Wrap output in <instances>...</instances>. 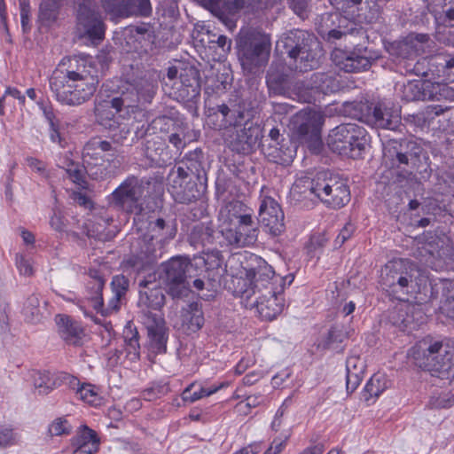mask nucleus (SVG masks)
I'll return each instance as SVG.
<instances>
[{
	"label": "nucleus",
	"instance_id": "obj_1",
	"mask_svg": "<svg viewBox=\"0 0 454 454\" xmlns=\"http://www.w3.org/2000/svg\"><path fill=\"white\" fill-rule=\"evenodd\" d=\"M245 277L233 280L235 294L250 300L262 320L271 321L281 314L285 306L283 292L294 281V275H276L273 268L262 257L251 254Z\"/></svg>",
	"mask_w": 454,
	"mask_h": 454
},
{
	"label": "nucleus",
	"instance_id": "obj_2",
	"mask_svg": "<svg viewBox=\"0 0 454 454\" xmlns=\"http://www.w3.org/2000/svg\"><path fill=\"white\" fill-rule=\"evenodd\" d=\"M51 91L61 105L78 106L88 102L97 91L99 71L89 58L63 59L49 80Z\"/></svg>",
	"mask_w": 454,
	"mask_h": 454
},
{
	"label": "nucleus",
	"instance_id": "obj_3",
	"mask_svg": "<svg viewBox=\"0 0 454 454\" xmlns=\"http://www.w3.org/2000/svg\"><path fill=\"white\" fill-rule=\"evenodd\" d=\"M161 184L151 176H128L109 196L115 210L140 219L160 207Z\"/></svg>",
	"mask_w": 454,
	"mask_h": 454
},
{
	"label": "nucleus",
	"instance_id": "obj_4",
	"mask_svg": "<svg viewBox=\"0 0 454 454\" xmlns=\"http://www.w3.org/2000/svg\"><path fill=\"white\" fill-rule=\"evenodd\" d=\"M348 8L350 20L340 12H326L320 17L318 34L330 43L348 35H365V31L357 23H372L380 13L377 0H343Z\"/></svg>",
	"mask_w": 454,
	"mask_h": 454
},
{
	"label": "nucleus",
	"instance_id": "obj_5",
	"mask_svg": "<svg viewBox=\"0 0 454 454\" xmlns=\"http://www.w3.org/2000/svg\"><path fill=\"white\" fill-rule=\"evenodd\" d=\"M383 161L391 169H396L398 181L410 178L414 171L429 177L430 159L419 143L413 139H389L383 144Z\"/></svg>",
	"mask_w": 454,
	"mask_h": 454
},
{
	"label": "nucleus",
	"instance_id": "obj_6",
	"mask_svg": "<svg viewBox=\"0 0 454 454\" xmlns=\"http://www.w3.org/2000/svg\"><path fill=\"white\" fill-rule=\"evenodd\" d=\"M158 79L152 74H145L131 80L117 79L106 84L112 92L111 106L115 114L122 111L129 113V109L138 106H146L153 102L158 91Z\"/></svg>",
	"mask_w": 454,
	"mask_h": 454
},
{
	"label": "nucleus",
	"instance_id": "obj_7",
	"mask_svg": "<svg viewBox=\"0 0 454 454\" xmlns=\"http://www.w3.org/2000/svg\"><path fill=\"white\" fill-rule=\"evenodd\" d=\"M416 358H421L419 366L433 376L450 382L454 380V340L445 342L424 339L415 347Z\"/></svg>",
	"mask_w": 454,
	"mask_h": 454
},
{
	"label": "nucleus",
	"instance_id": "obj_8",
	"mask_svg": "<svg viewBox=\"0 0 454 454\" xmlns=\"http://www.w3.org/2000/svg\"><path fill=\"white\" fill-rule=\"evenodd\" d=\"M294 60V69L307 72L318 65L319 42L316 36L302 29H292L283 35L277 48Z\"/></svg>",
	"mask_w": 454,
	"mask_h": 454
},
{
	"label": "nucleus",
	"instance_id": "obj_9",
	"mask_svg": "<svg viewBox=\"0 0 454 454\" xmlns=\"http://www.w3.org/2000/svg\"><path fill=\"white\" fill-rule=\"evenodd\" d=\"M414 255L435 271L454 270V247L446 244L439 236L427 231L415 239Z\"/></svg>",
	"mask_w": 454,
	"mask_h": 454
},
{
	"label": "nucleus",
	"instance_id": "obj_10",
	"mask_svg": "<svg viewBox=\"0 0 454 454\" xmlns=\"http://www.w3.org/2000/svg\"><path fill=\"white\" fill-rule=\"evenodd\" d=\"M238 58L244 71L256 74L264 67L270 58L271 42L268 35L246 32L237 39Z\"/></svg>",
	"mask_w": 454,
	"mask_h": 454
},
{
	"label": "nucleus",
	"instance_id": "obj_11",
	"mask_svg": "<svg viewBox=\"0 0 454 454\" xmlns=\"http://www.w3.org/2000/svg\"><path fill=\"white\" fill-rule=\"evenodd\" d=\"M369 143L366 129L356 123H342L333 128L327 137L329 148L341 156L357 159Z\"/></svg>",
	"mask_w": 454,
	"mask_h": 454
},
{
	"label": "nucleus",
	"instance_id": "obj_12",
	"mask_svg": "<svg viewBox=\"0 0 454 454\" xmlns=\"http://www.w3.org/2000/svg\"><path fill=\"white\" fill-rule=\"evenodd\" d=\"M161 268V278L174 299L186 297L190 293V279L200 275L198 264L185 256H174L162 263Z\"/></svg>",
	"mask_w": 454,
	"mask_h": 454
},
{
	"label": "nucleus",
	"instance_id": "obj_13",
	"mask_svg": "<svg viewBox=\"0 0 454 454\" xmlns=\"http://www.w3.org/2000/svg\"><path fill=\"white\" fill-rule=\"evenodd\" d=\"M345 112L354 119L380 129L396 130L401 124V116L397 111L383 103L373 105L368 101L349 102L345 105Z\"/></svg>",
	"mask_w": 454,
	"mask_h": 454
},
{
	"label": "nucleus",
	"instance_id": "obj_14",
	"mask_svg": "<svg viewBox=\"0 0 454 454\" xmlns=\"http://www.w3.org/2000/svg\"><path fill=\"white\" fill-rule=\"evenodd\" d=\"M309 191L332 208H340L350 200V190L347 182L328 172L317 173L309 182Z\"/></svg>",
	"mask_w": 454,
	"mask_h": 454
},
{
	"label": "nucleus",
	"instance_id": "obj_15",
	"mask_svg": "<svg viewBox=\"0 0 454 454\" xmlns=\"http://www.w3.org/2000/svg\"><path fill=\"white\" fill-rule=\"evenodd\" d=\"M90 276L91 279L88 281L86 286L87 294L85 300L80 301L79 308L85 317H90L96 323H98L97 319H94L93 311L103 317H108L120 309L123 298L113 294L107 304L105 305L102 294L105 279L98 275L97 270L90 272Z\"/></svg>",
	"mask_w": 454,
	"mask_h": 454
},
{
	"label": "nucleus",
	"instance_id": "obj_16",
	"mask_svg": "<svg viewBox=\"0 0 454 454\" xmlns=\"http://www.w3.org/2000/svg\"><path fill=\"white\" fill-rule=\"evenodd\" d=\"M429 41L428 34L411 32L402 40L391 43L388 51L390 55L403 60L406 73L424 74L426 72L422 71L419 61H413L414 58L426 52V49L429 47Z\"/></svg>",
	"mask_w": 454,
	"mask_h": 454
},
{
	"label": "nucleus",
	"instance_id": "obj_17",
	"mask_svg": "<svg viewBox=\"0 0 454 454\" xmlns=\"http://www.w3.org/2000/svg\"><path fill=\"white\" fill-rule=\"evenodd\" d=\"M395 91L397 96L404 102L418 100L454 101V89L447 83L409 81L406 83H397Z\"/></svg>",
	"mask_w": 454,
	"mask_h": 454
},
{
	"label": "nucleus",
	"instance_id": "obj_18",
	"mask_svg": "<svg viewBox=\"0 0 454 454\" xmlns=\"http://www.w3.org/2000/svg\"><path fill=\"white\" fill-rule=\"evenodd\" d=\"M418 292L421 301L428 302L436 300L442 293L440 313L445 317L454 321V279H429L427 277L419 278Z\"/></svg>",
	"mask_w": 454,
	"mask_h": 454
},
{
	"label": "nucleus",
	"instance_id": "obj_19",
	"mask_svg": "<svg viewBox=\"0 0 454 454\" xmlns=\"http://www.w3.org/2000/svg\"><path fill=\"white\" fill-rule=\"evenodd\" d=\"M407 262L403 259L388 262L381 270L380 284L383 288L396 299L402 300L401 295L418 293L412 286L411 274L407 270ZM419 284V280L416 282ZM418 287V285H416Z\"/></svg>",
	"mask_w": 454,
	"mask_h": 454
},
{
	"label": "nucleus",
	"instance_id": "obj_20",
	"mask_svg": "<svg viewBox=\"0 0 454 454\" xmlns=\"http://www.w3.org/2000/svg\"><path fill=\"white\" fill-rule=\"evenodd\" d=\"M167 181L168 190L175 201L183 204H189L200 199L207 188V184H202L190 177L181 168H172Z\"/></svg>",
	"mask_w": 454,
	"mask_h": 454
},
{
	"label": "nucleus",
	"instance_id": "obj_21",
	"mask_svg": "<svg viewBox=\"0 0 454 454\" xmlns=\"http://www.w3.org/2000/svg\"><path fill=\"white\" fill-rule=\"evenodd\" d=\"M75 29L80 39H86L97 45L105 38L106 24L95 6H80L74 9Z\"/></svg>",
	"mask_w": 454,
	"mask_h": 454
},
{
	"label": "nucleus",
	"instance_id": "obj_22",
	"mask_svg": "<svg viewBox=\"0 0 454 454\" xmlns=\"http://www.w3.org/2000/svg\"><path fill=\"white\" fill-rule=\"evenodd\" d=\"M261 151L270 161L284 166L292 163L296 155L295 145L276 127L261 141Z\"/></svg>",
	"mask_w": 454,
	"mask_h": 454
},
{
	"label": "nucleus",
	"instance_id": "obj_23",
	"mask_svg": "<svg viewBox=\"0 0 454 454\" xmlns=\"http://www.w3.org/2000/svg\"><path fill=\"white\" fill-rule=\"evenodd\" d=\"M380 57L379 51L356 44L350 51L336 54L334 61L336 66L346 73H358L368 70Z\"/></svg>",
	"mask_w": 454,
	"mask_h": 454
},
{
	"label": "nucleus",
	"instance_id": "obj_24",
	"mask_svg": "<svg viewBox=\"0 0 454 454\" xmlns=\"http://www.w3.org/2000/svg\"><path fill=\"white\" fill-rule=\"evenodd\" d=\"M137 306L141 309V317L144 320L147 314H159L152 310L160 311L165 304V290L156 280L155 277H149L140 280L138 283Z\"/></svg>",
	"mask_w": 454,
	"mask_h": 454
},
{
	"label": "nucleus",
	"instance_id": "obj_25",
	"mask_svg": "<svg viewBox=\"0 0 454 454\" xmlns=\"http://www.w3.org/2000/svg\"><path fill=\"white\" fill-rule=\"evenodd\" d=\"M169 97L177 101L192 102L200 94V73L194 67H186L180 70L179 80L170 85Z\"/></svg>",
	"mask_w": 454,
	"mask_h": 454
},
{
	"label": "nucleus",
	"instance_id": "obj_26",
	"mask_svg": "<svg viewBox=\"0 0 454 454\" xmlns=\"http://www.w3.org/2000/svg\"><path fill=\"white\" fill-rule=\"evenodd\" d=\"M169 121L171 120L165 115L158 116L146 127L145 124H142L140 127L137 126L135 129H131L129 123L118 121L116 126L109 129V131L111 132L112 138L116 143L130 146L145 137L150 129L153 130L160 129L161 130V125H167Z\"/></svg>",
	"mask_w": 454,
	"mask_h": 454
},
{
	"label": "nucleus",
	"instance_id": "obj_27",
	"mask_svg": "<svg viewBox=\"0 0 454 454\" xmlns=\"http://www.w3.org/2000/svg\"><path fill=\"white\" fill-rule=\"evenodd\" d=\"M117 155V151L112 144L100 137H91L83 146L82 160L87 165V173L92 176L90 166L102 165L105 161H113Z\"/></svg>",
	"mask_w": 454,
	"mask_h": 454
},
{
	"label": "nucleus",
	"instance_id": "obj_28",
	"mask_svg": "<svg viewBox=\"0 0 454 454\" xmlns=\"http://www.w3.org/2000/svg\"><path fill=\"white\" fill-rule=\"evenodd\" d=\"M284 212L271 197H264L260 203L257 223L272 236L280 235L285 230Z\"/></svg>",
	"mask_w": 454,
	"mask_h": 454
},
{
	"label": "nucleus",
	"instance_id": "obj_29",
	"mask_svg": "<svg viewBox=\"0 0 454 454\" xmlns=\"http://www.w3.org/2000/svg\"><path fill=\"white\" fill-rule=\"evenodd\" d=\"M207 123L217 130L240 126L245 121L244 112L235 106L223 103L206 109Z\"/></svg>",
	"mask_w": 454,
	"mask_h": 454
},
{
	"label": "nucleus",
	"instance_id": "obj_30",
	"mask_svg": "<svg viewBox=\"0 0 454 454\" xmlns=\"http://www.w3.org/2000/svg\"><path fill=\"white\" fill-rule=\"evenodd\" d=\"M264 128L253 122H246L242 129L237 132L231 141V149L242 155H249L257 148H261V141L264 140Z\"/></svg>",
	"mask_w": 454,
	"mask_h": 454
},
{
	"label": "nucleus",
	"instance_id": "obj_31",
	"mask_svg": "<svg viewBox=\"0 0 454 454\" xmlns=\"http://www.w3.org/2000/svg\"><path fill=\"white\" fill-rule=\"evenodd\" d=\"M325 121L324 115L315 110L301 111L293 121L294 129L301 137H317Z\"/></svg>",
	"mask_w": 454,
	"mask_h": 454
},
{
	"label": "nucleus",
	"instance_id": "obj_32",
	"mask_svg": "<svg viewBox=\"0 0 454 454\" xmlns=\"http://www.w3.org/2000/svg\"><path fill=\"white\" fill-rule=\"evenodd\" d=\"M391 320L394 325L403 332H411L418 329L427 321V316L416 305H405L393 312Z\"/></svg>",
	"mask_w": 454,
	"mask_h": 454
},
{
	"label": "nucleus",
	"instance_id": "obj_33",
	"mask_svg": "<svg viewBox=\"0 0 454 454\" xmlns=\"http://www.w3.org/2000/svg\"><path fill=\"white\" fill-rule=\"evenodd\" d=\"M142 322L147 329L151 348L157 353H165L168 329L163 317L160 314H147Z\"/></svg>",
	"mask_w": 454,
	"mask_h": 454
},
{
	"label": "nucleus",
	"instance_id": "obj_34",
	"mask_svg": "<svg viewBox=\"0 0 454 454\" xmlns=\"http://www.w3.org/2000/svg\"><path fill=\"white\" fill-rule=\"evenodd\" d=\"M258 223H248L247 225L224 227L221 233L231 246L238 247L250 246L255 243L258 237Z\"/></svg>",
	"mask_w": 454,
	"mask_h": 454
},
{
	"label": "nucleus",
	"instance_id": "obj_35",
	"mask_svg": "<svg viewBox=\"0 0 454 454\" xmlns=\"http://www.w3.org/2000/svg\"><path fill=\"white\" fill-rule=\"evenodd\" d=\"M174 168H181L190 177L200 182L202 184H207L205 157L200 148H196L186 153Z\"/></svg>",
	"mask_w": 454,
	"mask_h": 454
},
{
	"label": "nucleus",
	"instance_id": "obj_36",
	"mask_svg": "<svg viewBox=\"0 0 454 454\" xmlns=\"http://www.w3.org/2000/svg\"><path fill=\"white\" fill-rule=\"evenodd\" d=\"M289 74L282 63H272L266 74V84L270 96H286L290 90Z\"/></svg>",
	"mask_w": 454,
	"mask_h": 454
},
{
	"label": "nucleus",
	"instance_id": "obj_37",
	"mask_svg": "<svg viewBox=\"0 0 454 454\" xmlns=\"http://www.w3.org/2000/svg\"><path fill=\"white\" fill-rule=\"evenodd\" d=\"M70 442L74 448L72 454H94L99 449L100 440L96 431L82 425L79 427Z\"/></svg>",
	"mask_w": 454,
	"mask_h": 454
},
{
	"label": "nucleus",
	"instance_id": "obj_38",
	"mask_svg": "<svg viewBox=\"0 0 454 454\" xmlns=\"http://www.w3.org/2000/svg\"><path fill=\"white\" fill-rule=\"evenodd\" d=\"M426 4L438 27H454V0H426Z\"/></svg>",
	"mask_w": 454,
	"mask_h": 454
},
{
	"label": "nucleus",
	"instance_id": "obj_39",
	"mask_svg": "<svg viewBox=\"0 0 454 454\" xmlns=\"http://www.w3.org/2000/svg\"><path fill=\"white\" fill-rule=\"evenodd\" d=\"M55 321L59 336L68 345L79 346L84 336L81 325L67 315H57Z\"/></svg>",
	"mask_w": 454,
	"mask_h": 454
},
{
	"label": "nucleus",
	"instance_id": "obj_40",
	"mask_svg": "<svg viewBox=\"0 0 454 454\" xmlns=\"http://www.w3.org/2000/svg\"><path fill=\"white\" fill-rule=\"evenodd\" d=\"M212 13L224 24L233 22V17L246 6L245 0H208Z\"/></svg>",
	"mask_w": 454,
	"mask_h": 454
},
{
	"label": "nucleus",
	"instance_id": "obj_41",
	"mask_svg": "<svg viewBox=\"0 0 454 454\" xmlns=\"http://www.w3.org/2000/svg\"><path fill=\"white\" fill-rule=\"evenodd\" d=\"M216 234L217 232L210 224L200 223L192 229L188 238L189 243L194 248H204L215 243Z\"/></svg>",
	"mask_w": 454,
	"mask_h": 454
},
{
	"label": "nucleus",
	"instance_id": "obj_42",
	"mask_svg": "<svg viewBox=\"0 0 454 454\" xmlns=\"http://www.w3.org/2000/svg\"><path fill=\"white\" fill-rule=\"evenodd\" d=\"M204 315L201 306L196 302H191L182 311V325L192 333L198 332L204 325Z\"/></svg>",
	"mask_w": 454,
	"mask_h": 454
},
{
	"label": "nucleus",
	"instance_id": "obj_43",
	"mask_svg": "<svg viewBox=\"0 0 454 454\" xmlns=\"http://www.w3.org/2000/svg\"><path fill=\"white\" fill-rule=\"evenodd\" d=\"M348 338V333L346 328L340 325H334L329 329L325 338L321 342V346L325 349L341 352L344 349V346L341 344Z\"/></svg>",
	"mask_w": 454,
	"mask_h": 454
},
{
	"label": "nucleus",
	"instance_id": "obj_44",
	"mask_svg": "<svg viewBox=\"0 0 454 454\" xmlns=\"http://www.w3.org/2000/svg\"><path fill=\"white\" fill-rule=\"evenodd\" d=\"M314 90L317 95H328L340 90L339 81L332 74L317 72L311 74Z\"/></svg>",
	"mask_w": 454,
	"mask_h": 454
},
{
	"label": "nucleus",
	"instance_id": "obj_45",
	"mask_svg": "<svg viewBox=\"0 0 454 454\" xmlns=\"http://www.w3.org/2000/svg\"><path fill=\"white\" fill-rule=\"evenodd\" d=\"M176 230L172 227L167 226L163 218H157L156 220L150 221L148 223V234L150 241L155 240L157 243L167 239L174 238Z\"/></svg>",
	"mask_w": 454,
	"mask_h": 454
},
{
	"label": "nucleus",
	"instance_id": "obj_46",
	"mask_svg": "<svg viewBox=\"0 0 454 454\" xmlns=\"http://www.w3.org/2000/svg\"><path fill=\"white\" fill-rule=\"evenodd\" d=\"M153 8L150 0H126L122 17L147 18L151 16Z\"/></svg>",
	"mask_w": 454,
	"mask_h": 454
},
{
	"label": "nucleus",
	"instance_id": "obj_47",
	"mask_svg": "<svg viewBox=\"0 0 454 454\" xmlns=\"http://www.w3.org/2000/svg\"><path fill=\"white\" fill-rule=\"evenodd\" d=\"M312 75L294 82L293 90L299 101L303 103H313L317 100V93L314 90Z\"/></svg>",
	"mask_w": 454,
	"mask_h": 454
},
{
	"label": "nucleus",
	"instance_id": "obj_48",
	"mask_svg": "<svg viewBox=\"0 0 454 454\" xmlns=\"http://www.w3.org/2000/svg\"><path fill=\"white\" fill-rule=\"evenodd\" d=\"M25 319L32 324H36L43 318V308L40 307L39 295L32 294L27 297L23 307Z\"/></svg>",
	"mask_w": 454,
	"mask_h": 454
},
{
	"label": "nucleus",
	"instance_id": "obj_49",
	"mask_svg": "<svg viewBox=\"0 0 454 454\" xmlns=\"http://www.w3.org/2000/svg\"><path fill=\"white\" fill-rule=\"evenodd\" d=\"M62 168L65 169L73 183L80 185L81 187H85L87 182L85 180L84 172H87V165L82 166L78 162L69 159L67 156H65Z\"/></svg>",
	"mask_w": 454,
	"mask_h": 454
},
{
	"label": "nucleus",
	"instance_id": "obj_50",
	"mask_svg": "<svg viewBox=\"0 0 454 454\" xmlns=\"http://www.w3.org/2000/svg\"><path fill=\"white\" fill-rule=\"evenodd\" d=\"M387 387V380L382 374H374L367 381L363 390V398L369 402L372 397L379 396Z\"/></svg>",
	"mask_w": 454,
	"mask_h": 454
},
{
	"label": "nucleus",
	"instance_id": "obj_51",
	"mask_svg": "<svg viewBox=\"0 0 454 454\" xmlns=\"http://www.w3.org/2000/svg\"><path fill=\"white\" fill-rule=\"evenodd\" d=\"M249 209L250 207L239 200L230 201L220 213L223 224L227 226L245 212H249Z\"/></svg>",
	"mask_w": 454,
	"mask_h": 454
},
{
	"label": "nucleus",
	"instance_id": "obj_52",
	"mask_svg": "<svg viewBox=\"0 0 454 454\" xmlns=\"http://www.w3.org/2000/svg\"><path fill=\"white\" fill-rule=\"evenodd\" d=\"M34 386L40 395H47L56 387V382L48 371H36L33 373Z\"/></svg>",
	"mask_w": 454,
	"mask_h": 454
},
{
	"label": "nucleus",
	"instance_id": "obj_53",
	"mask_svg": "<svg viewBox=\"0 0 454 454\" xmlns=\"http://www.w3.org/2000/svg\"><path fill=\"white\" fill-rule=\"evenodd\" d=\"M433 61L448 80L454 81V54L439 52L434 57Z\"/></svg>",
	"mask_w": 454,
	"mask_h": 454
},
{
	"label": "nucleus",
	"instance_id": "obj_54",
	"mask_svg": "<svg viewBox=\"0 0 454 454\" xmlns=\"http://www.w3.org/2000/svg\"><path fill=\"white\" fill-rule=\"evenodd\" d=\"M110 101L111 99L109 101H105L103 104H100L98 107H96L95 110L98 123L107 129H112L114 128V126H116V123L118 122L114 118L115 114L106 109L109 107L114 109L111 106Z\"/></svg>",
	"mask_w": 454,
	"mask_h": 454
},
{
	"label": "nucleus",
	"instance_id": "obj_55",
	"mask_svg": "<svg viewBox=\"0 0 454 454\" xmlns=\"http://www.w3.org/2000/svg\"><path fill=\"white\" fill-rule=\"evenodd\" d=\"M194 384H190L182 393V399L184 402L194 403L203 397L209 396L215 393H216L219 389L223 387V384L212 387H201L198 391H194L191 393L192 388Z\"/></svg>",
	"mask_w": 454,
	"mask_h": 454
},
{
	"label": "nucleus",
	"instance_id": "obj_56",
	"mask_svg": "<svg viewBox=\"0 0 454 454\" xmlns=\"http://www.w3.org/2000/svg\"><path fill=\"white\" fill-rule=\"evenodd\" d=\"M60 0H43L40 4V18L44 21H55L59 15Z\"/></svg>",
	"mask_w": 454,
	"mask_h": 454
},
{
	"label": "nucleus",
	"instance_id": "obj_57",
	"mask_svg": "<svg viewBox=\"0 0 454 454\" xmlns=\"http://www.w3.org/2000/svg\"><path fill=\"white\" fill-rule=\"evenodd\" d=\"M138 339L139 336L137 330H129L125 332L124 341L126 346V352L130 360H137L140 356V345Z\"/></svg>",
	"mask_w": 454,
	"mask_h": 454
},
{
	"label": "nucleus",
	"instance_id": "obj_58",
	"mask_svg": "<svg viewBox=\"0 0 454 454\" xmlns=\"http://www.w3.org/2000/svg\"><path fill=\"white\" fill-rule=\"evenodd\" d=\"M73 426L66 417L55 419L48 427V433L51 436L69 435L73 432Z\"/></svg>",
	"mask_w": 454,
	"mask_h": 454
},
{
	"label": "nucleus",
	"instance_id": "obj_59",
	"mask_svg": "<svg viewBox=\"0 0 454 454\" xmlns=\"http://www.w3.org/2000/svg\"><path fill=\"white\" fill-rule=\"evenodd\" d=\"M169 387L163 380L153 382L142 392V396L147 401H153L168 394Z\"/></svg>",
	"mask_w": 454,
	"mask_h": 454
},
{
	"label": "nucleus",
	"instance_id": "obj_60",
	"mask_svg": "<svg viewBox=\"0 0 454 454\" xmlns=\"http://www.w3.org/2000/svg\"><path fill=\"white\" fill-rule=\"evenodd\" d=\"M129 286V279L123 275L114 276L111 281L112 293L117 297L124 298Z\"/></svg>",
	"mask_w": 454,
	"mask_h": 454
},
{
	"label": "nucleus",
	"instance_id": "obj_61",
	"mask_svg": "<svg viewBox=\"0 0 454 454\" xmlns=\"http://www.w3.org/2000/svg\"><path fill=\"white\" fill-rule=\"evenodd\" d=\"M19 436L11 427L0 426V447L6 448L17 444Z\"/></svg>",
	"mask_w": 454,
	"mask_h": 454
},
{
	"label": "nucleus",
	"instance_id": "obj_62",
	"mask_svg": "<svg viewBox=\"0 0 454 454\" xmlns=\"http://www.w3.org/2000/svg\"><path fill=\"white\" fill-rule=\"evenodd\" d=\"M106 12L114 17L121 18L126 0H101Z\"/></svg>",
	"mask_w": 454,
	"mask_h": 454
},
{
	"label": "nucleus",
	"instance_id": "obj_63",
	"mask_svg": "<svg viewBox=\"0 0 454 454\" xmlns=\"http://www.w3.org/2000/svg\"><path fill=\"white\" fill-rule=\"evenodd\" d=\"M76 395L81 400L90 404L96 403L98 396V394L94 390V387L88 383H82L78 388Z\"/></svg>",
	"mask_w": 454,
	"mask_h": 454
},
{
	"label": "nucleus",
	"instance_id": "obj_64",
	"mask_svg": "<svg viewBox=\"0 0 454 454\" xmlns=\"http://www.w3.org/2000/svg\"><path fill=\"white\" fill-rule=\"evenodd\" d=\"M309 0H288V4L293 12L304 20L309 17Z\"/></svg>",
	"mask_w": 454,
	"mask_h": 454
}]
</instances>
